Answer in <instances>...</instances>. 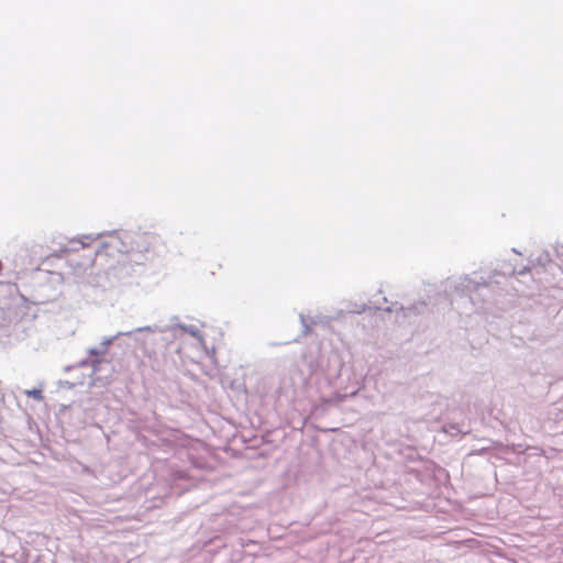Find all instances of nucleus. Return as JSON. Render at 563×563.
<instances>
[{
	"label": "nucleus",
	"instance_id": "f257e3e1",
	"mask_svg": "<svg viewBox=\"0 0 563 563\" xmlns=\"http://www.w3.org/2000/svg\"><path fill=\"white\" fill-rule=\"evenodd\" d=\"M25 394L38 401L43 400V394L41 389L26 390Z\"/></svg>",
	"mask_w": 563,
	"mask_h": 563
}]
</instances>
